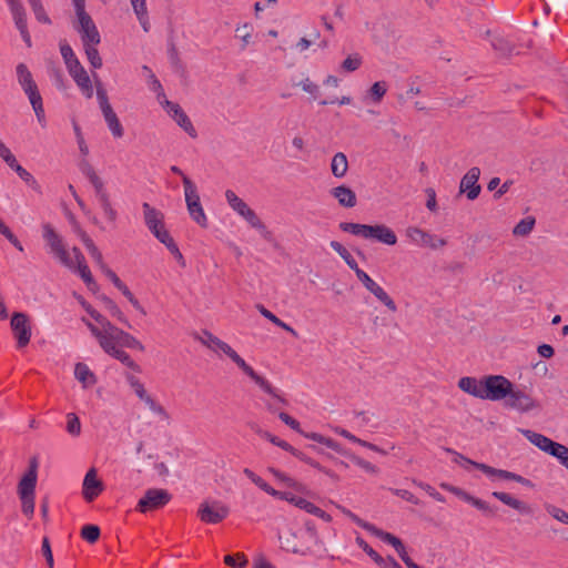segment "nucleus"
<instances>
[{"instance_id":"13d9d810","label":"nucleus","mask_w":568,"mask_h":568,"mask_svg":"<svg viewBox=\"0 0 568 568\" xmlns=\"http://www.w3.org/2000/svg\"><path fill=\"white\" fill-rule=\"evenodd\" d=\"M126 381L140 400L148 395L144 385L134 375L129 374Z\"/></svg>"},{"instance_id":"a19ab883","label":"nucleus","mask_w":568,"mask_h":568,"mask_svg":"<svg viewBox=\"0 0 568 568\" xmlns=\"http://www.w3.org/2000/svg\"><path fill=\"white\" fill-rule=\"evenodd\" d=\"M236 37L242 42V49H245L248 44L252 43L253 38V26L251 23H242L239 24L235 29Z\"/></svg>"},{"instance_id":"6ab92c4d","label":"nucleus","mask_w":568,"mask_h":568,"mask_svg":"<svg viewBox=\"0 0 568 568\" xmlns=\"http://www.w3.org/2000/svg\"><path fill=\"white\" fill-rule=\"evenodd\" d=\"M68 71L74 80V82L77 83V85L79 87L82 94L87 99H91L93 97V85L88 72L82 67V64H74L73 68H71Z\"/></svg>"},{"instance_id":"79ce46f5","label":"nucleus","mask_w":568,"mask_h":568,"mask_svg":"<svg viewBox=\"0 0 568 568\" xmlns=\"http://www.w3.org/2000/svg\"><path fill=\"white\" fill-rule=\"evenodd\" d=\"M176 124L182 129L184 130L192 139H195L197 136V132L192 123V121L190 120V118L187 116V114L183 111L181 112L180 114H178L174 119H173Z\"/></svg>"},{"instance_id":"4c0bfd02","label":"nucleus","mask_w":568,"mask_h":568,"mask_svg":"<svg viewBox=\"0 0 568 568\" xmlns=\"http://www.w3.org/2000/svg\"><path fill=\"white\" fill-rule=\"evenodd\" d=\"M536 224V220L532 216H526L520 220L514 227L513 234L515 236L524 237L531 233L534 226Z\"/></svg>"},{"instance_id":"a878e982","label":"nucleus","mask_w":568,"mask_h":568,"mask_svg":"<svg viewBox=\"0 0 568 568\" xmlns=\"http://www.w3.org/2000/svg\"><path fill=\"white\" fill-rule=\"evenodd\" d=\"M10 12L12 14L14 24H16L17 29L19 30L23 41L26 42V44L28 47H31V37L28 31L27 16H26L24 8L23 7L16 8L13 10H10Z\"/></svg>"},{"instance_id":"09e8293b","label":"nucleus","mask_w":568,"mask_h":568,"mask_svg":"<svg viewBox=\"0 0 568 568\" xmlns=\"http://www.w3.org/2000/svg\"><path fill=\"white\" fill-rule=\"evenodd\" d=\"M60 52L67 65V69L70 70L74 64H79L80 61L75 57L72 48L68 43L60 44Z\"/></svg>"},{"instance_id":"f704fd0d","label":"nucleus","mask_w":568,"mask_h":568,"mask_svg":"<svg viewBox=\"0 0 568 568\" xmlns=\"http://www.w3.org/2000/svg\"><path fill=\"white\" fill-rule=\"evenodd\" d=\"M476 468L481 470L490 480L504 479L509 480L511 471L505 469L494 468L486 464L476 465Z\"/></svg>"},{"instance_id":"7ed1b4c3","label":"nucleus","mask_w":568,"mask_h":568,"mask_svg":"<svg viewBox=\"0 0 568 568\" xmlns=\"http://www.w3.org/2000/svg\"><path fill=\"white\" fill-rule=\"evenodd\" d=\"M80 171L94 189L95 199L103 212L104 219L108 223L114 225L118 219V212L111 203L104 180L97 172L94 166L84 160L80 163Z\"/></svg>"},{"instance_id":"0e129e2a","label":"nucleus","mask_w":568,"mask_h":568,"mask_svg":"<svg viewBox=\"0 0 568 568\" xmlns=\"http://www.w3.org/2000/svg\"><path fill=\"white\" fill-rule=\"evenodd\" d=\"M81 535L88 542L93 544L99 539L100 529L98 526L87 525L82 528Z\"/></svg>"},{"instance_id":"2f4dec72","label":"nucleus","mask_w":568,"mask_h":568,"mask_svg":"<svg viewBox=\"0 0 568 568\" xmlns=\"http://www.w3.org/2000/svg\"><path fill=\"white\" fill-rule=\"evenodd\" d=\"M257 310H258L260 314L263 317H265L266 320L272 322L274 325L281 327L284 331H286L287 333H290L294 337L298 336L297 332L292 326H290L288 324L283 322L281 318H278L275 314H273L271 311H268L263 305H258Z\"/></svg>"},{"instance_id":"473e14b6","label":"nucleus","mask_w":568,"mask_h":568,"mask_svg":"<svg viewBox=\"0 0 568 568\" xmlns=\"http://www.w3.org/2000/svg\"><path fill=\"white\" fill-rule=\"evenodd\" d=\"M338 508L354 524H356L358 527L365 529L366 531H368L373 536H376V534L379 531V528H377L375 525H373V524H371L368 521L363 520L362 518H359L356 514H354L349 509H347L345 507H338Z\"/></svg>"},{"instance_id":"c9c22d12","label":"nucleus","mask_w":568,"mask_h":568,"mask_svg":"<svg viewBox=\"0 0 568 568\" xmlns=\"http://www.w3.org/2000/svg\"><path fill=\"white\" fill-rule=\"evenodd\" d=\"M257 434L268 440L270 443H272L273 445L277 446V447H281L282 449L293 454L294 456H300V452L296 450L291 444H288L287 442L278 438L277 436H274L272 435L271 433L266 432V430H258Z\"/></svg>"},{"instance_id":"58836bf2","label":"nucleus","mask_w":568,"mask_h":568,"mask_svg":"<svg viewBox=\"0 0 568 568\" xmlns=\"http://www.w3.org/2000/svg\"><path fill=\"white\" fill-rule=\"evenodd\" d=\"M82 242L88 250L90 256L94 260V262L100 266V268L105 265L103 261L102 253L98 248V246L94 244V242L85 234L83 233L81 235Z\"/></svg>"},{"instance_id":"72a5a7b5","label":"nucleus","mask_w":568,"mask_h":568,"mask_svg":"<svg viewBox=\"0 0 568 568\" xmlns=\"http://www.w3.org/2000/svg\"><path fill=\"white\" fill-rule=\"evenodd\" d=\"M338 508L354 524H356L358 527L365 529L366 531H368L373 536H376V534L379 531V528H377L375 525H373V524H371L368 521L363 520L362 518H359L356 514H354L349 509H347L345 507H338Z\"/></svg>"},{"instance_id":"e2e57ef3","label":"nucleus","mask_w":568,"mask_h":568,"mask_svg":"<svg viewBox=\"0 0 568 568\" xmlns=\"http://www.w3.org/2000/svg\"><path fill=\"white\" fill-rule=\"evenodd\" d=\"M101 270L120 292L124 291L128 287V285L106 265H103Z\"/></svg>"},{"instance_id":"4be33fe9","label":"nucleus","mask_w":568,"mask_h":568,"mask_svg":"<svg viewBox=\"0 0 568 568\" xmlns=\"http://www.w3.org/2000/svg\"><path fill=\"white\" fill-rule=\"evenodd\" d=\"M37 477V463L33 462L30 469L24 474L18 485V494L20 498L34 496Z\"/></svg>"},{"instance_id":"b1692460","label":"nucleus","mask_w":568,"mask_h":568,"mask_svg":"<svg viewBox=\"0 0 568 568\" xmlns=\"http://www.w3.org/2000/svg\"><path fill=\"white\" fill-rule=\"evenodd\" d=\"M329 193L343 207L352 209L357 203L355 192L346 185L335 186Z\"/></svg>"},{"instance_id":"c03bdc74","label":"nucleus","mask_w":568,"mask_h":568,"mask_svg":"<svg viewBox=\"0 0 568 568\" xmlns=\"http://www.w3.org/2000/svg\"><path fill=\"white\" fill-rule=\"evenodd\" d=\"M143 72L148 75V82L150 85V89L156 93V98L161 99L164 98V90L161 84V82L158 80L155 74L152 72V70L148 65L142 67Z\"/></svg>"},{"instance_id":"f8f14e48","label":"nucleus","mask_w":568,"mask_h":568,"mask_svg":"<svg viewBox=\"0 0 568 568\" xmlns=\"http://www.w3.org/2000/svg\"><path fill=\"white\" fill-rule=\"evenodd\" d=\"M97 98H98V102H99L103 119H104L106 126L110 130L111 134L115 139L122 138L124 134L123 126H122L116 113L114 112L113 108L111 106L105 91L102 89H99L97 91Z\"/></svg>"},{"instance_id":"5fc2aeb1","label":"nucleus","mask_w":568,"mask_h":568,"mask_svg":"<svg viewBox=\"0 0 568 568\" xmlns=\"http://www.w3.org/2000/svg\"><path fill=\"white\" fill-rule=\"evenodd\" d=\"M362 65V57L358 53L349 54L343 62L342 69L346 72H354Z\"/></svg>"},{"instance_id":"6e6d98bb","label":"nucleus","mask_w":568,"mask_h":568,"mask_svg":"<svg viewBox=\"0 0 568 568\" xmlns=\"http://www.w3.org/2000/svg\"><path fill=\"white\" fill-rule=\"evenodd\" d=\"M0 234L3 235L18 251L23 252V246L12 231L0 219Z\"/></svg>"},{"instance_id":"4d7b16f0","label":"nucleus","mask_w":568,"mask_h":568,"mask_svg":"<svg viewBox=\"0 0 568 568\" xmlns=\"http://www.w3.org/2000/svg\"><path fill=\"white\" fill-rule=\"evenodd\" d=\"M158 101L172 119L183 112L182 108L178 103L168 100L165 95L164 98L158 99Z\"/></svg>"},{"instance_id":"8fccbe9b","label":"nucleus","mask_w":568,"mask_h":568,"mask_svg":"<svg viewBox=\"0 0 568 568\" xmlns=\"http://www.w3.org/2000/svg\"><path fill=\"white\" fill-rule=\"evenodd\" d=\"M67 432L73 437L81 434V422L74 413L67 414Z\"/></svg>"},{"instance_id":"9d476101","label":"nucleus","mask_w":568,"mask_h":568,"mask_svg":"<svg viewBox=\"0 0 568 568\" xmlns=\"http://www.w3.org/2000/svg\"><path fill=\"white\" fill-rule=\"evenodd\" d=\"M142 209L144 223L149 231L163 245L170 242L173 237L165 229L163 213L156 210L155 207L151 206L149 203H143Z\"/></svg>"},{"instance_id":"1a4fd4ad","label":"nucleus","mask_w":568,"mask_h":568,"mask_svg":"<svg viewBox=\"0 0 568 568\" xmlns=\"http://www.w3.org/2000/svg\"><path fill=\"white\" fill-rule=\"evenodd\" d=\"M184 197L190 217L201 227L207 226V217L200 201L196 185L184 176Z\"/></svg>"},{"instance_id":"774afa93","label":"nucleus","mask_w":568,"mask_h":568,"mask_svg":"<svg viewBox=\"0 0 568 568\" xmlns=\"http://www.w3.org/2000/svg\"><path fill=\"white\" fill-rule=\"evenodd\" d=\"M252 483L255 484L260 489H262L266 494L271 495L272 497L277 498L280 496V490L274 489L258 475L255 478H253Z\"/></svg>"},{"instance_id":"ddd939ff","label":"nucleus","mask_w":568,"mask_h":568,"mask_svg":"<svg viewBox=\"0 0 568 568\" xmlns=\"http://www.w3.org/2000/svg\"><path fill=\"white\" fill-rule=\"evenodd\" d=\"M10 326L17 339V346L19 348L26 347L30 343L32 336V327L29 316L21 312L13 313Z\"/></svg>"},{"instance_id":"ea45409f","label":"nucleus","mask_w":568,"mask_h":568,"mask_svg":"<svg viewBox=\"0 0 568 568\" xmlns=\"http://www.w3.org/2000/svg\"><path fill=\"white\" fill-rule=\"evenodd\" d=\"M267 471L282 485L296 490L301 489V484H298L294 478L278 470L277 468L270 467Z\"/></svg>"},{"instance_id":"49530a36","label":"nucleus","mask_w":568,"mask_h":568,"mask_svg":"<svg viewBox=\"0 0 568 568\" xmlns=\"http://www.w3.org/2000/svg\"><path fill=\"white\" fill-rule=\"evenodd\" d=\"M141 400L154 415L161 417L162 419H166L169 417L165 408L159 404L151 395L148 394Z\"/></svg>"},{"instance_id":"a18cd8bd","label":"nucleus","mask_w":568,"mask_h":568,"mask_svg":"<svg viewBox=\"0 0 568 568\" xmlns=\"http://www.w3.org/2000/svg\"><path fill=\"white\" fill-rule=\"evenodd\" d=\"M32 11H33V14L36 17V19L40 22V23H44V24H50L51 23V20L49 18V16L45 12V9L41 2V0H28Z\"/></svg>"},{"instance_id":"37998d69","label":"nucleus","mask_w":568,"mask_h":568,"mask_svg":"<svg viewBox=\"0 0 568 568\" xmlns=\"http://www.w3.org/2000/svg\"><path fill=\"white\" fill-rule=\"evenodd\" d=\"M9 168L12 169L19 175V178L23 182H26L28 185H30L32 189L38 187V182L33 178V175L29 171H27L23 166H21L17 160Z\"/></svg>"},{"instance_id":"052dcab7","label":"nucleus","mask_w":568,"mask_h":568,"mask_svg":"<svg viewBox=\"0 0 568 568\" xmlns=\"http://www.w3.org/2000/svg\"><path fill=\"white\" fill-rule=\"evenodd\" d=\"M123 347L139 349V351L144 349V346L142 345V343L138 338H135L133 335L126 333L125 331H123L122 339H121V348H123Z\"/></svg>"},{"instance_id":"0eeeda50","label":"nucleus","mask_w":568,"mask_h":568,"mask_svg":"<svg viewBox=\"0 0 568 568\" xmlns=\"http://www.w3.org/2000/svg\"><path fill=\"white\" fill-rule=\"evenodd\" d=\"M82 322L89 328L91 334L97 338L100 347L108 354L111 355L115 349L121 347V339L123 329L116 327L113 324H108L103 328H99L92 322L82 318Z\"/></svg>"},{"instance_id":"6e6552de","label":"nucleus","mask_w":568,"mask_h":568,"mask_svg":"<svg viewBox=\"0 0 568 568\" xmlns=\"http://www.w3.org/2000/svg\"><path fill=\"white\" fill-rule=\"evenodd\" d=\"M225 200L229 206L262 236L267 237L268 231L262 220L233 190L225 191Z\"/></svg>"},{"instance_id":"3c124183","label":"nucleus","mask_w":568,"mask_h":568,"mask_svg":"<svg viewBox=\"0 0 568 568\" xmlns=\"http://www.w3.org/2000/svg\"><path fill=\"white\" fill-rule=\"evenodd\" d=\"M110 356L120 361L123 365L134 371H139L138 364L131 358V356L123 351V348L115 349Z\"/></svg>"},{"instance_id":"f257e3e1","label":"nucleus","mask_w":568,"mask_h":568,"mask_svg":"<svg viewBox=\"0 0 568 568\" xmlns=\"http://www.w3.org/2000/svg\"><path fill=\"white\" fill-rule=\"evenodd\" d=\"M464 393L490 402L505 400V406L519 414H527L540 408V403L530 392L516 386L504 375H486L481 378L464 376L458 381Z\"/></svg>"},{"instance_id":"39448f33","label":"nucleus","mask_w":568,"mask_h":568,"mask_svg":"<svg viewBox=\"0 0 568 568\" xmlns=\"http://www.w3.org/2000/svg\"><path fill=\"white\" fill-rule=\"evenodd\" d=\"M72 4L77 18L73 28L80 34L83 47L99 45L101 36L94 21L85 11V0H72Z\"/></svg>"},{"instance_id":"c85d7f7f","label":"nucleus","mask_w":568,"mask_h":568,"mask_svg":"<svg viewBox=\"0 0 568 568\" xmlns=\"http://www.w3.org/2000/svg\"><path fill=\"white\" fill-rule=\"evenodd\" d=\"M348 171V160L345 153L337 152L331 161V172L336 179H343Z\"/></svg>"},{"instance_id":"7c9ffc66","label":"nucleus","mask_w":568,"mask_h":568,"mask_svg":"<svg viewBox=\"0 0 568 568\" xmlns=\"http://www.w3.org/2000/svg\"><path fill=\"white\" fill-rule=\"evenodd\" d=\"M18 82L21 85L23 92L37 87L31 72L24 63H19L16 68Z\"/></svg>"},{"instance_id":"603ef678","label":"nucleus","mask_w":568,"mask_h":568,"mask_svg":"<svg viewBox=\"0 0 568 568\" xmlns=\"http://www.w3.org/2000/svg\"><path fill=\"white\" fill-rule=\"evenodd\" d=\"M108 310L110 314L115 317L120 323L124 324L128 327H131V324L124 313L120 310V307L110 298H105Z\"/></svg>"},{"instance_id":"338daca9","label":"nucleus","mask_w":568,"mask_h":568,"mask_svg":"<svg viewBox=\"0 0 568 568\" xmlns=\"http://www.w3.org/2000/svg\"><path fill=\"white\" fill-rule=\"evenodd\" d=\"M546 510L549 515H551L556 520L568 525V513L564 509L556 507L554 505H548Z\"/></svg>"},{"instance_id":"bb28decb","label":"nucleus","mask_w":568,"mask_h":568,"mask_svg":"<svg viewBox=\"0 0 568 568\" xmlns=\"http://www.w3.org/2000/svg\"><path fill=\"white\" fill-rule=\"evenodd\" d=\"M74 377L81 383L83 388H89L95 385L97 376L84 363H77L74 366Z\"/></svg>"},{"instance_id":"cd10ccee","label":"nucleus","mask_w":568,"mask_h":568,"mask_svg":"<svg viewBox=\"0 0 568 568\" xmlns=\"http://www.w3.org/2000/svg\"><path fill=\"white\" fill-rule=\"evenodd\" d=\"M130 3L141 28L144 32H149L151 29V23L146 8V0H130Z\"/></svg>"},{"instance_id":"864d4df0","label":"nucleus","mask_w":568,"mask_h":568,"mask_svg":"<svg viewBox=\"0 0 568 568\" xmlns=\"http://www.w3.org/2000/svg\"><path fill=\"white\" fill-rule=\"evenodd\" d=\"M358 281L363 284V286L371 293L375 292L376 288L379 287V284L375 282L365 271L357 270L355 273Z\"/></svg>"},{"instance_id":"412c9836","label":"nucleus","mask_w":568,"mask_h":568,"mask_svg":"<svg viewBox=\"0 0 568 568\" xmlns=\"http://www.w3.org/2000/svg\"><path fill=\"white\" fill-rule=\"evenodd\" d=\"M102 483L97 476V470L91 468L84 476L82 494L87 501H92L102 491Z\"/></svg>"},{"instance_id":"680f3d73","label":"nucleus","mask_w":568,"mask_h":568,"mask_svg":"<svg viewBox=\"0 0 568 568\" xmlns=\"http://www.w3.org/2000/svg\"><path fill=\"white\" fill-rule=\"evenodd\" d=\"M348 458L351 459V462L353 464H355L356 466L361 467L363 470L369 473V474H377L378 473V468L373 465L372 463L356 456V455H348Z\"/></svg>"},{"instance_id":"4468645a","label":"nucleus","mask_w":568,"mask_h":568,"mask_svg":"<svg viewBox=\"0 0 568 568\" xmlns=\"http://www.w3.org/2000/svg\"><path fill=\"white\" fill-rule=\"evenodd\" d=\"M246 376H248L265 394H272L277 400H282L280 398V394L276 390V388H274L271 383L264 378L263 376H261L260 374H257L254 368L248 365L245 359L240 356L237 353L234 354L231 358H230Z\"/></svg>"},{"instance_id":"393cba45","label":"nucleus","mask_w":568,"mask_h":568,"mask_svg":"<svg viewBox=\"0 0 568 568\" xmlns=\"http://www.w3.org/2000/svg\"><path fill=\"white\" fill-rule=\"evenodd\" d=\"M388 85L385 81H377L363 95V102L366 104H379L387 93Z\"/></svg>"},{"instance_id":"e433bc0d","label":"nucleus","mask_w":568,"mask_h":568,"mask_svg":"<svg viewBox=\"0 0 568 568\" xmlns=\"http://www.w3.org/2000/svg\"><path fill=\"white\" fill-rule=\"evenodd\" d=\"M331 247L345 261L349 268H352L355 273L357 272V270H361L353 255L339 242L332 241Z\"/></svg>"},{"instance_id":"9b49d317","label":"nucleus","mask_w":568,"mask_h":568,"mask_svg":"<svg viewBox=\"0 0 568 568\" xmlns=\"http://www.w3.org/2000/svg\"><path fill=\"white\" fill-rule=\"evenodd\" d=\"M405 236L409 244L417 247L438 250L447 245V241L444 237L432 234L418 226L406 227Z\"/></svg>"},{"instance_id":"a211bd4d","label":"nucleus","mask_w":568,"mask_h":568,"mask_svg":"<svg viewBox=\"0 0 568 568\" xmlns=\"http://www.w3.org/2000/svg\"><path fill=\"white\" fill-rule=\"evenodd\" d=\"M479 176V168L473 166L462 178L459 191L460 193H465L468 200L473 201L477 199L480 193V185L478 184Z\"/></svg>"},{"instance_id":"f3484780","label":"nucleus","mask_w":568,"mask_h":568,"mask_svg":"<svg viewBox=\"0 0 568 568\" xmlns=\"http://www.w3.org/2000/svg\"><path fill=\"white\" fill-rule=\"evenodd\" d=\"M170 500V495L164 489H149L145 495L140 499L138 509L141 513H146L166 505Z\"/></svg>"},{"instance_id":"20e7f679","label":"nucleus","mask_w":568,"mask_h":568,"mask_svg":"<svg viewBox=\"0 0 568 568\" xmlns=\"http://www.w3.org/2000/svg\"><path fill=\"white\" fill-rule=\"evenodd\" d=\"M339 229L343 232L353 234L364 240H374L382 244L393 246L397 243L396 233L385 224H359L352 222H342Z\"/></svg>"},{"instance_id":"de8ad7c7","label":"nucleus","mask_w":568,"mask_h":568,"mask_svg":"<svg viewBox=\"0 0 568 568\" xmlns=\"http://www.w3.org/2000/svg\"><path fill=\"white\" fill-rule=\"evenodd\" d=\"M87 59L93 69L102 68V58L100 57L98 45H85L83 47Z\"/></svg>"},{"instance_id":"423d86ee","label":"nucleus","mask_w":568,"mask_h":568,"mask_svg":"<svg viewBox=\"0 0 568 568\" xmlns=\"http://www.w3.org/2000/svg\"><path fill=\"white\" fill-rule=\"evenodd\" d=\"M519 432L541 452L557 458L568 470V447L530 429H519Z\"/></svg>"},{"instance_id":"bf43d9fd","label":"nucleus","mask_w":568,"mask_h":568,"mask_svg":"<svg viewBox=\"0 0 568 568\" xmlns=\"http://www.w3.org/2000/svg\"><path fill=\"white\" fill-rule=\"evenodd\" d=\"M121 293L140 315L145 316L148 314L145 307L140 303L129 287Z\"/></svg>"},{"instance_id":"2eb2a0df","label":"nucleus","mask_w":568,"mask_h":568,"mask_svg":"<svg viewBox=\"0 0 568 568\" xmlns=\"http://www.w3.org/2000/svg\"><path fill=\"white\" fill-rule=\"evenodd\" d=\"M277 498L285 500V501L294 505L295 507L306 511L307 514H311L313 516L321 518L322 520H324L326 523L332 521V516L329 514H327L326 511H324L323 509H321L320 507H317L315 504L311 503L310 500H307L303 497L296 496L293 493L280 491V496Z\"/></svg>"},{"instance_id":"aec40b11","label":"nucleus","mask_w":568,"mask_h":568,"mask_svg":"<svg viewBox=\"0 0 568 568\" xmlns=\"http://www.w3.org/2000/svg\"><path fill=\"white\" fill-rule=\"evenodd\" d=\"M375 537H377L381 540H383L384 542H387L390 546H393L394 549L399 555L400 559L404 561V564L408 568H420L417 564H415L409 558V556L407 555L406 548H405V546L403 545V542H402V540L399 538H397L396 536H394V535H392L389 532H386V531H384L382 529H379V531L376 534Z\"/></svg>"},{"instance_id":"c756f323","label":"nucleus","mask_w":568,"mask_h":568,"mask_svg":"<svg viewBox=\"0 0 568 568\" xmlns=\"http://www.w3.org/2000/svg\"><path fill=\"white\" fill-rule=\"evenodd\" d=\"M296 535L288 532L280 536L281 548L287 552L305 555L306 551L297 544Z\"/></svg>"},{"instance_id":"69168bd1","label":"nucleus","mask_w":568,"mask_h":568,"mask_svg":"<svg viewBox=\"0 0 568 568\" xmlns=\"http://www.w3.org/2000/svg\"><path fill=\"white\" fill-rule=\"evenodd\" d=\"M464 501L471 505L473 507H475L476 509H478L483 513L490 511V507L485 500L477 498V497L470 495L469 493H467L466 497L464 498Z\"/></svg>"},{"instance_id":"dca6fc26","label":"nucleus","mask_w":568,"mask_h":568,"mask_svg":"<svg viewBox=\"0 0 568 568\" xmlns=\"http://www.w3.org/2000/svg\"><path fill=\"white\" fill-rule=\"evenodd\" d=\"M229 513V507L220 501H205L200 505L197 515L203 523L214 525L225 519Z\"/></svg>"},{"instance_id":"5701e85b","label":"nucleus","mask_w":568,"mask_h":568,"mask_svg":"<svg viewBox=\"0 0 568 568\" xmlns=\"http://www.w3.org/2000/svg\"><path fill=\"white\" fill-rule=\"evenodd\" d=\"M491 496L501 501L503 504H505L506 506L517 510L521 515H530L532 513L531 507L527 503L511 496L508 493L493 491Z\"/></svg>"},{"instance_id":"f03ea898","label":"nucleus","mask_w":568,"mask_h":568,"mask_svg":"<svg viewBox=\"0 0 568 568\" xmlns=\"http://www.w3.org/2000/svg\"><path fill=\"white\" fill-rule=\"evenodd\" d=\"M42 237L48 246L49 254L62 266L77 273L87 286L94 291L97 283L91 274L85 258L78 247H68L60 234L55 232L51 224L44 223L41 226Z\"/></svg>"}]
</instances>
